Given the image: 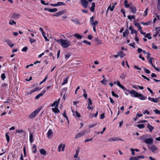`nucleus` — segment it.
<instances>
[{
	"label": "nucleus",
	"mask_w": 160,
	"mask_h": 160,
	"mask_svg": "<svg viewBox=\"0 0 160 160\" xmlns=\"http://www.w3.org/2000/svg\"><path fill=\"white\" fill-rule=\"evenodd\" d=\"M55 40L57 42L61 44L63 48H65L68 47L71 43L70 41L67 40H66L61 39L59 40L55 39Z\"/></svg>",
	"instance_id": "obj_1"
},
{
	"label": "nucleus",
	"mask_w": 160,
	"mask_h": 160,
	"mask_svg": "<svg viewBox=\"0 0 160 160\" xmlns=\"http://www.w3.org/2000/svg\"><path fill=\"white\" fill-rule=\"evenodd\" d=\"M42 109V108L41 107H40L37 108L35 111H33L30 114L29 116V118L30 119H33L34 118Z\"/></svg>",
	"instance_id": "obj_2"
},
{
	"label": "nucleus",
	"mask_w": 160,
	"mask_h": 160,
	"mask_svg": "<svg viewBox=\"0 0 160 160\" xmlns=\"http://www.w3.org/2000/svg\"><path fill=\"white\" fill-rule=\"evenodd\" d=\"M148 148L150 151L152 152L153 153L157 152L156 151L158 150L157 147L154 145H152L148 146Z\"/></svg>",
	"instance_id": "obj_3"
},
{
	"label": "nucleus",
	"mask_w": 160,
	"mask_h": 160,
	"mask_svg": "<svg viewBox=\"0 0 160 160\" xmlns=\"http://www.w3.org/2000/svg\"><path fill=\"white\" fill-rule=\"evenodd\" d=\"M128 92L129 94H131V97H138L139 93H138V92L134 90H132L130 91H129Z\"/></svg>",
	"instance_id": "obj_4"
},
{
	"label": "nucleus",
	"mask_w": 160,
	"mask_h": 160,
	"mask_svg": "<svg viewBox=\"0 0 160 160\" xmlns=\"http://www.w3.org/2000/svg\"><path fill=\"white\" fill-rule=\"evenodd\" d=\"M86 132V130H84L82 132H80L76 135L75 137V139H77L78 138H80L85 134Z\"/></svg>",
	"instance_id": "obj_5"
},
{
	"label": "nucleus",
	"mask_w": 160,
	"mask_h": 160,
	"mask_svg": "<svg viewBox=\"0 0 160 160\" xmlns=\"http://www.w3.org/2000/svg\"><path fill=\"white\" fill-rule=\"evenodd\" d=\"M81 3L82 6L84 8H86L89 4L88 2L86 0H81Z\"/></svg>",
	"instance_id": "obj_6"
},
{
	"label": "nucleus",
	"mask_w": 160,
	"mask_h": 160,
	"mask_svg": "<svg viewBox=\"0 0 160 160\" xmlns=\"http://www.w3.org/2000/svg\"><path fill=\"white\" fill-rule=\"evenodd\" d=\"M53 135V132L52 130L50 129L48 130L47 133V137L48 138H51Z\"/></svg>",
	"instance_id": "obj_7"
},
{
	"label": "nucleus",
	"mask_w": 160,
	"mask_h": 160,
	"mask_svg": "<svg viewBox=\"0 0 160 160\" xmlns=\"http://www.w3.org/2000/svg\"><path fill=\"white\" fill-rule=\"evenodd\" d=\"M4 42H6L7 44L11 48L13 47L14 46V44L13 43H12L11 41L8 39H6L4 40Z\"/></svg>",
	"instance_id": "obj_8"
},
{
	"label": "nucleus",
	"mask_w": 160,
	"mask_h": 160,
	"mask_svg": "<svg viewBox=\"0 0 160 160\" xmlns=\"http://www.w3.org/2000/svg\"><path fill=\"white\" fill-rule=\"evenodd\" d=\"M46 90H43L42 93L39 94L35 97L36 99H38L40 97L42 96L46 92Z\"/></svg>",
	"instance_id": "obj_9"
},
{
	"label": "nucleus",
	"mask_w": 160,
	"mask_h": 160,
	"mask_svg": "<svg viewBox=\"0 0 160 160\" xmlns=\"http://www.w3.org/2000/svg\"><path fill=\"white\" fill-rule=\"evenodd\" d=\"M153 140L152 138H149L146 139L145 140V142L147 144L152 143L153 142Z\"/></svg>",
	"instance_id": "obj_10"
},
{
	"label": "nucleus",
	"mask_w": 160,
	"mask_h": 160,
	"mask_svg": "<svg viewBox=\"0 0 160 160\" xmlns=\"http://www.w3.org/2000/svg\"><path fill=\"white\" fill-rule=\"evenodd\" d=\"M20 16V15L18 14L14 13L12 16V18L16 19L19 18Z\"/></svg>",
	"instance_id": "obj_11"
},
{
	"label": "nucleus",
	"mask_w": 160,
	"mask_h": 160,
	"mask_svg": "<svg viewBox=\"0 0 160 160\" xmlns=\"http://www.w3.org/2000/svg\"><path fill=\"white\" fill-rule=\"evenodd\" d=\"M95 2H92V6L90 8V10L92 12H94L95 10Z\"/></svg>",
	"instance_id": "obj_12"
},
{
	"label": "nucleus",
	"mask_w": 160,
	"mask_h": 160,
	"mask_svg": "<svg viewBox=\"0 0 160 160\" xmlns=\"http://www.w3.org/2000/svg\"><path fill=\"white\" fill-rule=\"evenodd\" d=\"M147 127L149 129L150 132H152L153 130L154 129V127L151 125L149 123L147 124Z\"/></svg>",
	"instance_id": "obj_13"
},
{
	"label": "nucleus",
	"mask_w": 160,
	"mask_h": 160,
	"mask_svg": "<svg viewBox=\"0 0 160 160\" xmlns=\"http://www.w3.org/2000/svg\"><path fill=\"white\" fill-rule=\"evenodd\" d=\"M130 9L131 10L133 14H135L136 12V8L134 6L131 7L130 8Z\"/></svg>",
	"instance_id": "obj_14"
},
{
	"label": "nucleus",
	"mask_w": 160,
	"mask_h": 160,
	"mask_svg": "<svg viewBox=\"0 0 160 160\" xmlns=\"http://www.w3.org/2000/svg\"><path fill=\"white\" fill-rule=\"evenodd\" d=\"M129 33V32L128 29L125 30V31L123 32L122 35L123 37H125L126 35H128Z\"/></svg>",
	"instance_id": "obj_15"
},
{
	"label": "nucleus",
	"mask_w": 160,
	"mask_h": 160,
	"mask_svg": "<svg viewBox=\"0 0 160 160\" xmlns=\"http://www.w3.org/2000/svg\"><path fill=\"white\" fill-rule=\"evenodd\" d=\"M58 107H55V108H52V110L55 113H58L59 112V110L58 108Z\"/></svg>",
	"instance_id": "obj_16"
},
{
	"label": "nucleus",
	"mask_w": 160,
	"mask_h": 160,
	"mask_svg": "<svg viewBox=\"0 0 160 160\" xmlns=\"http://www.w3.org/2000/svg\"><path fill=\"white\" fill-rule=\"evenodd\" d=\"M58 101H55L51 105L52 107L55 106V107H58Z\"/></svg>",
	"instance_id": "obj_17"
},
{
	"label": "nucleus",
	"mask_w": 160,
	"mask_h": 160,
	"mask_svg": "<svg viewBox=\"0 0 160 160\" xmlns=\"http://www.w3.org/2000/svg\"><path fill=\"white\" fill-rule=\"evenodd\" d=\"M71 21L74 22L76 24H80V22L78 19L76 18L75 19H72Z\"/></svg>",
	"instance_id": "obj_18"
},
{
	"label": "nucleus",
	"mask_w": 160,
	"mask_h": 160,
	"mask_svg": "<svg viewBox=\"0 0 160 160\" xmlns=\"http://www.w3.org/2000/svg\"><path fill=\"white\" fill-rule=\"evenodd\" d=\"M138 97H140V99L141 100H145L147 99V97L143 96L141 93H139Z\"/></svg>",
	"instance_id": "obj_19"
},
{
	"label": "nucleus",
	"mask_w": 160,
	"mask_h": 160,
	"mask_svg": "<svg viewBox=\"0 0 160 160\" xmlns=\"http://www.w3.org/2000/svg\"><path fill=\"white\" fill-rule=\"evenodd\" d=\"M40 153L43 155L46 156V152L44 149H41L40 150Z\"/></svg>",
	"instance_id": "obj_20"
},
{
	"label": "nucleus",
	"mask_w": 160,
	"mask_h": 160,
	"mask_svg": "<svg viewBox=\"0 0 160 160\" xmlns=\"http://www.w3.org/2000/svg\"><path fill=\"white\" fill-rule=\"evenodd\" d=\"M32 149V151L33 153L34 154L37 151L36 145H34Z\"/></svg>",
	"instance_id": "obj_21"
},
{
	"label": "nucleus",
	"mask_w": 160,
	"mask_h": 160,
	"mask_svg": "<svg viewBox=\"0 0 160 160\" xmlns=\"http://www.w3.org/2000/svg\"><path fill=\"white\" fill-rule=\"evenodd\" d=\"M74 36L78 39H81L82 38V36L80 35L77 33H75Z\"/></svg>",
	"instance_id": "obj_22"
},
{
	"label": "nucleus",
	"mask_w": 160,
	"mask_h": 160,
	"mask_svg": "<svg viewBox=\"0 0 160 160\" xmlns=\"http://www.w3.org/2000/svg\"><path fill=\"white\" fill-rule=\"evenodd\" d=\"M118 55L120 56L121 58H122L124 57L125 56V54L123 53V52L121 51L119 52L118 53Z\"/></svg>",
	"instance_id": "obj_23"
},
{
	"label": "nucleus",
	"mask_w": 160,
	"mask_h": 160,
	"mask_svg": "<svg viewBox=\"0 0 160 160\" xmlns=\"http://www.w3.org/2000/svg\"><path fill=\"white\" fill-rule=\"evenodd\" d=\"M127 75L125 73H122L120 76V78L122 79H125Z\"/></svg>",
	"instance_id": "obj_24"
},
{
	"label": "nucleus",
	"mask_w": 160,
	"mask_h": 160,
	"mask_svg": "<svg viewBox=\"0 0 160 160\" xmlns=\"http://www.w3.org/2000/svg\"><path fill=\"white\" fill-rule=\"evenodd\" d=\"M145 158V157L144 156L141 155L137 157H135L136 160H138L140 158L144 159Z\"/></svg>",
	"instance_id": "obj_25"
},
{
	"label": "nucleus",
	"mask_w": 160,
	"mask_h": 160,
	"mask_svg": "<svg viewBox=\"0 0 160 160\" xmlns=\"http://www.w3.org/2000/svg\"><path fill=\"white\" fill-rule=\"evenodd\" d=\"M5 137L7 142H9L10 141V137L8 135V132L6 133Z\"/></svg>",
	"instance_id": "obj_26"
},
{
	"label": "nucleus",
	"mask_w": 160,
	"mask_h": 160,
	"mask_svg": "<svg viewBox=\"0 0 160 160\" xmlns=\"http://www.w3.org/2000/svg\"><path fill=\"white\" fill-rule=\"evenodd\" d=\"M57 6H60L61 5H64L65 6L66 5L65 3H64L63 2H58L57 3Z\"/></svg>",
	"instance_id": "obj_27"
},
{
	"label": "nucleus",
	"mask_w": 160,
	"mask_h": 160,
	"mask_svg": "<svg viewBox=\"0 0 160 160\" xmlns=\"http://www.w3.org/2000/svg\"><path fill=\"white\" fill-rule=\"evenodd\" d=\"M68 77H67L64 80L63 82L62 83V85H63L66 84L68 82Z\"/></svg>",
	"instance_id": "obj_28"
},
{
	"label": "nucleus",
	"mask_w": 160,
	"mask_h": 160,
	"mask_svg": "<svg viewBox=\"0 0 160 160\" xmlns=\"http://www.w3.org/2000/svg\"><path fill=\"white\" fill-rule=\"evenodd\" d=\"M33 135L32 134H31L29 136V140L30 142L31 143H32L33 142Z\"/></svg>",
	"instance_id": "obj_29"
},
{
	"label": "nucleus",
	"mask_w": 160,
	"mask_h": 160,
	"mask_svg": "<svg viewBox=\"0 0 160 160\" xmlns=\"http://www.w3.org/2000/svg\"><path fill=\"white\" fill-rule=\"evenodd\" d=\"M101 82L103 84L106 85L107 84L108 82L107 80L104 79L101 81Z\"/></svg>",
	"instance_id": "obj_30"
},
{
	"label": "nucleus",
	"mask_w": 160,
	"mask_h": 160,
	"mask_svg": "<svg viewBox=\"0 0 160 160\" xmlns=\"http://www.w3.org/2000/svg\"><path fill=\"white\" fill-rule=\"evenodd\" d=\"M140 23H141V24L142 25H149L150 24V22L148 21V22H140Z\"/></svg>",
	"instance_id": "obj_31"
},
{
	"label": "nucleus",
	"mask_w": 160,
	"mask_h": 160,
	"mask_svg": "<svg viewBox=\"0 0 160 160\" xmlns=\"http://www.w3.org/2000/svg\"><path fill=\"white\" fill-rule=\"evenodd\" d=\"M57 11V9L56 8H54L53 9H50L48 10V11L51 12H55Z\"/></svg>",
	"instance_id": "obj_32"
},
{
	"label": "nucleus",
	"mask_w": 160,
	"mask_h": 160,
	"mask_svg": "<svg viewBox=\"0 0 160 160\" xmlns=\"http://www.w3.org/2000/svg\"><path fill=\"white\" fill-rule=\"evenodd\" d=\"M137 126L139 128L142 129L144 128V125L143 124H138L137 125Z\"/></svg>",
	"instance_id": "obj_33"
},
{
	"label": "nucleus",
	"mask_w": 160,
	"mask_h": 160,
	"mask_svg": "<svg viewBox=\"0 0 160 160\" xmlns=\"http://www.w3.org/2000/svg\"><path fill=\"white\" fill-rule=\"evenodd\" d=\"M119 87L122 88L124 92L127 91L128 92H129V90L127 89L126 88H125L122 85H120Z\"/></svg>",
	"instance_id": "obj_34"
},
{
	"label": "nucleus",
	"mask_w": 160,
	"mask_h": 160,
	"mask_svg": "<svg viewBox=\"0 0 160 160\" xmlns=\"http://www.w3.org/2000/svg\"><path fill=\"white\" fill-rule=\"evenodd\" d=\"M95 41L96 42H97V43L98 44H100L102 43L101 41L99 40L98 38H95Z\"/></svg>",
	"instance_id": "obj_35"
},
{
	"label": "nucleus",
	"mask_w": 160,
	"mask_h": 160,
	"mask_svg": "<svg viewBox=\"0 0 160 160\" xmlns=\"http://www.w3.org/2000/svg\"><path fill=\"white\" fill-rule=\"evenodd\" d=\"M111 93L112 96H113V97H114L117 98H118V95L115 94L113 91H112L111 92Z\"/></svg>",
	"instance_id": "obj_36"
},
{
	"label": "nucleus",
	"mask_w": 160,
	"mask_h": 160,
	"mask_svg": "<svg viewBox=\"0 0 160 160\" xmlns=\"http://www.w3.org/2000/svg\"><path fill=\"white\" fill-rule=\"evenodd\" d=\"M151 101L155 103H157L158 102V98H152Z\"/></svg>",
	"instance_id": "obj_37"
},
{
	"label": "nucleus",
	"mask_w": 160,
	"mask_h": 160,
	"mask_svg": "<svg viewBox=\"0 0 160 160\" xmlns=\"http://www.w3.org/2000/svg\"><path fill=\"white\" fill-rule=\"evenodd\" d=\"M79 151V150H76V153L74 156V158H77L78 157V154Z\"/></svg>",
	"instance_id": "obj_38"
},
{
	"label": "nucleus",
	"mask_w": 160,
	"mask_h": 160,
	"mask_svg": "<svg viewBox=\"0 0 160 160\" xmlns=\"http://www.w3.org/2000/svg\"><path fill=\"white\" fill-rule=\"evenodd\" d=\"M143 69L144 70V72L147 74H149L151 73L150 71L147 69L144 68Z\"/></svg>",
	"instance_id": "obj_39"
},
{
	"label": "nucleus",
	"mask_w": 160,
	"mask_h": 160,
	"mask_svg": "<svg viewBox=\"0 0 160 160\" xmlns=\"http://www.w3.org/2000/svg\"><path fill=\"white\" fill-rule=\"evenodd\" d=\"M116 3H117L116 2H115V3L114 4L113 3H112L113 5L112 6V7L110 9V11H113V9H114V8L115 5L116 4Z\"/></svg>",
	"instance_id": "obj_40"
},
{
	"label": "nucleus",
	"mask_w": 160,
	"mask_h": 160,
	"mask_svg": "<svg viewBox=\"0 0 160 160\" xmlns=\"http://www.w3.org/2000/svg\"><path fill=\"white\" fill-rule=\"evenodd\" d=\"M71 54L69 52L65 56V59H68V58L70 57L71 56Z\"/></svg>",
	"instance_id": "obj_41"
},
{
	"label": "nucleus",
	"mask_w": 160,
	"mask_h": 160,
	"mask_svg": "<svg viewBox=\"0 0 160 160\" xmlns=\"http://www.w3.org/2000/svg\"><path fill=\"white\" fill-rule=\"evenodd\" d=\"M155 30L156 31L157 34H159L160 31V27H158L155 28Z\"/></svg>",
	"instance_id": "obj_42"
},
{
	"label": "nucleus",
	"mask_w": 160,
	"mask_h": 160,
	"mask_svg": "<svg viewBox=\"0 0 160 160\" xmlns=\"http://www.w3.org/2000/svg\"><path fill=\"white\" fill-rule=\"evenodd\" d=\"M9 24L10 25H13V24H16V23L15 21H14L13 20H10V21L9 22Z\"/></svg>",
	"instance_id": "obj_43"
},
{
	"label": "nucleus",
	"mask_w": 160,
	"mask_h": 160,
	"mask_svg": "<svg viewBox=\"0 0 160 160\" xmlns=\"http://www.w3.org/2000/svg\"><path fill=\"white\" fill-rule=\"evenodd\" d=\"M1 77L2 79L3 80H4L6 78V76L5 73H3L1 74Z\"/></svg>",
	"instance_id": "obj_44"
},
{
	"label": "nucleus",
	"mask_w": 160,
	"mask_h": 160,
	"mask_svg": "<svg viewBox=\"0 0 160 160\" xmlns=\"http://www.w3.org/2000/svg\"><path fill=\"white\" fill-rule=\"evenodd\" d=\"M83 42L84 43H85L87 44L91 45V43L90 42H89L88 41H87L86 40H84L83 41Z\"/></svg>",
	"instance_id": "obj_45"
},
{
	"label": "nucleus",
	"mask_w": 160,
	"mask_h": 160,
	"mask_svg": "<svg viewBox=\"0 0 160 160\" xmlns=\"http://www.w3.org/2000/svg\"><path fill=\"white\" fill-rule=\"evenodd\" d=\"M29 38V39L30 41L31 44L34 42L36 41V40L34 39H33L32 38Z\"/></svg>",
	"instance_id": "obj_46"
},
{
	"label": "nucleus",
	"mask_w": 160,
	"mask_h": 160,
	"mask_svg": "<svg viewBox=\"0 0 160 160\" xmlns=\"http://www.w3.org/2000/svg\"><path fill=\"white\" fill-rule=\"evenodd\" d=\"M88 106H90L92 104V102L90 98H88Z\"/></svg>",
	"instance_id": "obj_47"
},
{
	"label": "nucleus",
	"mask_w": 160,
	"mask_h": 160,
	"mask_svg": "<svg viewBox=\"0 0 160 160\" xmlns=\"http://www.w3.org/2000/svg\"><path fill=\"white\" fill-rule=\"evenodd\" d=\"M154 112L155 114L160 115V111L158 109L155 110Z\"/></svg>",
	"instance_id": "obj_48"
},
{
	"label": "nucleus",
	"mask_w": 160,
	"mask_h": 160,
	"mask_svg": "<svg viewBox=\"0 0 160 160\" xmlns=\"http://www.w3.org/2000/svg\"><path fill=\"white\" fill-rule=\"evenodd\" d=\"M66 110H65L64 111V113L62 114V115L64 117H65L67 119V120L68 121V117L66 115Z\"/></svg>",
	"instance_id": "obj_49"
},
{
	"label": "nucleus",
	"mask_w": 160,
	"mask_h": 160,
	"mask_svg": "<svg viewBox=\"0 0 160 160\" xmlns=\"http://www.w3.org/2000/svg\"><path fill=\"white\" fill-rule=\"evenodd\" d=\"M98 22L97 21H95L94 22H93L91 24L93 25V26H95L96 25H97L98 24Z\"/></svg>",
	"instance_id": "obj_50"
},
{
	"label": "nucleus",
	"mask_w": 160,
	"mask_h": 160,
	"mask_svg": "<svg viewBox=\"0 0 160 160\" xmlns=\"http://www.w3.org/2000/svg\"><path fill=\"white\" fill-rule=\"evenodd\" d=\"M59 15H60L64 14L65 13V10H62L61 11L58 12Z\"/></svg>",
	"instance_id": "obj_51"
},
{
	"label": "nucleus",
	"mask_w": 160,
	"mask_h": 160,
	"mask_svg": "<svg viewBox=\"0 0 160 160\" xmlns=\"http://www.w3.org/2000/svg\"><path fill=\"white\" fill-rule=\"evenodd\" d=\"M157 8L158 9L160 10V0H159L158 1V5Z\"/></svg>",
	"instance_id": "obj_52"
},
{
	"label": "nucleus",
	"mask_w": 160,
	"mask_h": 160,
	"mask_svg": "<svg viewBox=\"0 0 160 160\" xmlns=\"http://www.w3.org/2000/svg\"><path fill=\"white\" fill-rule=\"evenodd\" d=\"M28 48L27 47H25L23 48L22 50V52H26Z\"/></svg>",
	"instance_id": "obj_53"
},
{
	"label": "nucleus",
	"mask_w": 160,
	"mask_h": 160,
	"mask_svg": "<svg viewBox=\"0 0 160 160\" xmlns=\"http://www.w3.org/2000/svg\"><path fill=\"white\" fill-rule=\"evenodd\" d=\"M136 32H137V31L136 30H135L133 29V30H131V34H133L134 33H136Z\"/></svg>",
	"instance_id": "obj_54"
},
{
	"label": "nucleus",
	"mask_w": 160,
	"mask_h": 160,
	"mask_svg": "<svg viewBox=\"0 0 160 160\" xmlns=\"http://www.w3.org/2000/svg\"><path fill=\"white\" fill-rule=\"evenodd\" d=\"M153 58H150L148 60V62H150V63L152 65V60Z\"/></svg>",
	"instance_id": "obj_55"
},
{
	"label": "nucleus",
	"mask_w": 160,
	"mask_h": 160,
	"mask_svg": "<svg viewBox=\"0 0 160 160\" xmlns=\"http://www.w3.org/2000/svg\"><path fill=\"white\" fill-rule=\"evenodd\" d=\"M148 8H147L146 9V10H145V11L144 12V15L145 16H147V14H148V12H148Z\"/></svg>",
	"instance_id": "obj_56"
},
{
	"label": "nucleus",
	"mask_w": 160,
	"mask_h": 160,
	"mask_svg": "<svg viewBox=\"0 0 160 160\" xmlns=\"http://www.w3.org/2000/svg\"><path fill=\"white\" fill-rule=\"evenodd\" d=\"M105 115L104 113H102L101 114L100 117V118L101 119H103L105 118Z\"/></svg>",
	"instance_id": "obj_57"
},
{
	"label": "nucleus",
	"mask_w": 160,
	"mask_h": 160,
	"mask_svg": "<svg viewBox=\"0 0 160 160\" xmlns=\"http://www.w3.org/2000/svg\"><path fill=\"white\" fill-rule=\"evenodd\" d=\"M152 47L154 49H157L158 48L157 46L154 45V44H152Z\"/></svg>",
	"instance_id": "obj_58"
},
{
	"label": "nucleus",
	"mask_w": 160,
	"mask_h": 160,
	"mask_svg": "<svg viewBox=\"0 0 160 160\" xmlns=\"http://www.w3.org/2000/svg\"><path fill=\"white\" fill-rule=\"evenodd\" d=\"M94 21V17L93 16L91 17L90 18V22L92 24Z\"/></svg>",
	"instance_id": "obj_59"
},
{
	"label": "nucleus",
	"mask_w": 160,
	"mask_h": 160,
	"mask_svg": "<svg viewBox=\"0 0 160 160\" xmlns=\"http://www.w3.org/2000/svg\"><path fill=\"white\" fill-rule=\"evenodd\" d=\"M36 91V89L32 90L29 93H27V95H29V94H31L32 93Z\"/></svg>",
	"instance_id": "obj_60"
},
{
	"label": "nucleus",
	"mask_w": 160,
	"mask_h": 160,
	"mask_svg": "<svg viewBox=\"0 0 160 160\" xmlns=\"http://www.w3.org/2000/svg\"><path fill=\"white\" fill-rule=\"evenodd\" d=\"M110 100V102L112 104H113L115 103L114 100H113V99L110 97H109V98Z\"/></svg>",
	"instance_id": "obj_61"
},
{
	"label": "nucleus",
	"mask_w": 160,
	"mask_h": 160,
	"mask_svg": "<svg viewBox=\"0 0 160 160\" xmlns=\"http://www.w3.org/2000/svg\"><path fill=\"white\" fill-rule=\"evenodd\" d=\"M150 112L149 111H148L147 110H146L144 111V112H143V113L144 114H145L146 113H147V114H148Z\"/></svg>",
	"instance_id": "obj_62"
},
{
	"label": "nucleus",
	"mask_w": 160,
	"mask_h": 160,
	"mask_svg": "<svg viewBox=\"0 0 160 160\" xmlns=\"http://www.w3.org/2000/svg\"><path fill=\"white\" fill-rule=\"evenodd\" d=\"M147 58L148 59H149V58H150V57L151 55V54L149 52H148L147 53Z\"/></svg>",
	"instance_id": "obj_63"
},
{
	"label": "nucleus",
	"mask_w": 160,
	"mask_h": 160,
	"mask_svg": "<svg viewBox=\"0 0 160 160\" xmlns=\"http://www.w3.org/2000/svg\"><path fill=\"white\" fill-rule=\"evenodd\" d=\"M135 40L137 42V43H138V42L139 41V39L137 37V36H136L135 37Z\"/></svg>",
	"instance_id": "obj_64"
}]
</instances>
